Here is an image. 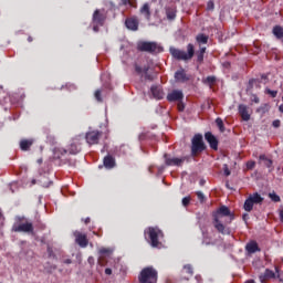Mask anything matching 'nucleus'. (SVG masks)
Masks as SVG:
<instances>
[{
	"instance_id": "f257e3e1",
	"label": "nucleus",
	"mask_w": 283,
	"mask_h": 283,
	"mask_svg": "<svg viewBox=\"0 0 283 283\" xmlns=\"http://www.w3.org/2000/svg\"><path fill=\"white\" fill-rule=\"evenodd\" d=\"M213 218V227L217 229L218 233H222V235H230L231 229L227 227L228 224H231L233 220H235V214L231 212L229 207L221 206L219 209H217L216 212L212 213Z\"/></svg>"
},
{
	"instance_id": "f03ea898",
	"label": "nucleus",
	"mask_w": 283,
	"mask_h": 283,
	"mask_svg": "<svg viewBox=\"0 0 283 283\" xmlns=\"http://www.w3.org/2000/svg\"><path fill=\"white\" fill-rule=\"evenodd\" d=\"M139 283H157L158 271L154 266L144 268L138 275Z\"/></svg>"
},
{
	"instance_id": "7ed1b4c3",
	"label": "nucleus",
	"mask_w": 283,
	"mask_h": 283,
	"mask_svg": "<svg viewBox=\"0 0 283 283\" xmlns=\"http://www.w3.org/2000/svg\"><path fill=\"white\" fill-rule=\"evenodd\" d=\"M207 150V145L205 144V139L202 134H196L191 139V156L192 158H197L200 156L202 151Z\"/></svg>"
},
{
	"instance_id": "20e7f679",
	"label": "nucleus",
	"mask_w": 283,
	"mask_h": 283,
	"mask_svg": "<svg viewBox=\"0 0 283 283\" xmlns=\"http://www.w3.org/2000/svg\"><path fill=\"white\" fill-rule=\"evenodd\" d=\"M170 54L174 59H177V61H191V59H193V54H196V49L193 48V44L187 45V52L171 48Z\"/></svg>"
},
{
	"instance_id": "39448f33",
	"label": "nucleus",
	"mask_w": 283,
	"mask_h": 283,
	"mask_svg": "<svg viewBox=\"0 0 283 283\" xmlns=\"http://www.w3.org/2000/svg\"><path fill=\"white\" fill-rule=\"evenodd\" d=\"M138 52H147V54H160L163 46L157 42L139 41L137 42Z\"/></svg>"
},
{
	"instance_id": "423d86ee",
	"label": "nucleus",
	"mask_w": 283,
	"mask_h": 283,
	"mask_svg": "<svg viewBox=\"0 0 283 283\" xmlns=\"http://www.w3.org/2000/svg\"><path fill=\"white\" fill-rule=\"evenodd\" d=\"M262 202H264V198L260 193L254 192L247 198L243 209L248 212L253 211V205H262Z\"/></svg>"
},
{
	"instance_id": "0eeeda50",
	"label": "nucleus",
	"mask_w": 283,
	"mask_h": 283,
	"mask_svg": "<svg viewBox=\"0 0 283 283\" xmlns=\"http://www.w3.org/2000/svg\"><path fill=\"white\" fill-rule=\"evenodd\" d=\"M147 233L150 240V245L154 248L160 247V241H158V237L163 235V231L158 228H148Z\"/></svg>"
},
{
	"instance_id": "6e6552de",
	"label": "nucleus",
	"mask_w": 283,
	"mask_h": 283,
	"mask_svg": "<svg viewBox=\"0 0 283 283\" xmlns=\"http://www.w3.org/2000/svg\"><path fill=\"white\" fill-rule=\"evenodd\" d=\"M12 231H14L15 233H33L34 226H32V223L30 222L21 223L18 227H13Z\"/></svg>"
},
{
	"instance_id": "1a4fd4ad",
	"label": "nucleus",
	"mask_w": 283,
	"mask_h": 283,
	"mask_svg": "<svg viewBox=\"0 0 283 283\" xmlns=\"http://www.w3.org/2000/svg\"><path fill=\"white\" fill-rule=\"evenodd\" d=\"M86 143H88V145H98V140L101 138V132H90L86 133Z\"/></svg>"
},
{
	"instance_id": "9d476101",
	"label": "nucleus",
	"mask_w": 283,
	"mask_h": 283,
	"mask_svg": "<svg viewBox=\"0 0 283 283\" xmlns=\"http://www.w3.org/2000/svg\"><path fill=\"white\" fill-rule=\"evenodd\" d=\"M205 139L214 151H218V138L211 132L205 134Z\"/></svg>"
},
{
	"instance_id": "9b49d317",
	"label": "nucleus",
	"mask_w": 283,
	"mask_h": 283,
	"mask_svg": "<svg viewBox=\"0 0 283 283\" xmlns=\"http://www.w3.org/2000/svg\"><path fill=\"white\" fill-rule=\"evenodd\" d=\"M74 235H75V242H76V244H78L80 247H82L83 249H85V247H87V244H88L87 235H85V234H83V233H81V232H78V231H76V232L74 233Z\"/></svg>"
},
{
	"instance_id": "f8f14e48",
	"label": "nucleus",
	"mask_w": 283,
	"mask_h": 283,
	"mask_svg": "<svg viewBox=\"0 0 283 283\" xmlns=\"http://www.w3.org/2000/svg\"><path fill=\"white\" fill-rule=\"evenodd\" d=\"M93 23L103 25L105 23V14L101 13V10L96 9L93 13Z\"/></svg>"
},
{
	"instance_id": "ddd939ff",
	"label": "nucleus",
	"mask_w": 283,
	"mask_h": 283,
	"mask_svg": "<svg viewBox=\"0 0 283 283\" xmlns=\"http://www.w3.org/2000/svg\"><path fill=\"white\" fill-rule=\"evenodd\" d=\"M239 114L242 118V120L249 122L251 120V115L249 114V107L244 104L239 105Z\"/></svg>"
},
{
	"instance_id": "4468645a",
	"label": "nucleus",
	"mask_w": 283,
	"mask_h": 283,
	"mask_svg": "<svg viewBox=\"0 0 283 283\" xmlns=\"http://www.w3.org/2000/svg\"><path fill=\"white\" fill-rule=\"evenodd\" d=\"M105 169H114L116 167V159L112 155H107L103 160Z\"/></svg>"
},
{
	"instance_id": "2eb2a0df",
	"label": "nucleus",
	"mask_w": 283,
	"mask_h": 283,
	"mask_svg": "<svg viewBox=\"0 0 283 283\" xmlns=\"http://www.w3.org/2000/svg\"><path fill=\"white\" fill-rule=\"evenodd\" d=\"M164 158H165L166 165H168V167L171 165L180 167L185 163V158H167V154L164 155Z\"/></svg>"
},
{
	"instance_id": "dca6fc26",
	"label": "nucleus",
	"mask_w": 283,
	"mask_h": 283,
	"mask_svg": "<svg viewBox=\"0 0 283 283\" xmlns=\"http://www.w3.org/2000/svg\"><path fill=\"white\" fill-rule=\"evenodd\" d=\"M175 80L177 81V83H187V81H189V77L187 76L185 70L181 69L175 73Z\"/></svg>"
},
{
	"instance_id": "f3484780",
	"label": "nucleus",
	"mask_w": 283,
	"mask_h": 283,
	"mask_svg": "<svg viewBox=\"0 0 283 283\" xmlns=\"http://www.w3.org/2000/svg\"><path fill=\"white\" fill-rule=\"evenodd\" d=\"M184 95L181 91H172L170 94L167 95V99L170 103H174V101H182Z\"/></svg>"
},
{
	"instance_id": "a211bd4d",
	"label": "nucleus",
	"mask_w": 283,
	"mask_h": 283,
	"mask_svg": "<svg viewBox=\"0 0 283 283\" xmlns=\"http://www.w3.org/2000/svg\"><path fill=\"white\" fill-rule=\"evenodd\" d=\"M273 277H275V273L269 269L265 270V272L263 274L259 275L260 282L264 283L266 282V280H272Z\"/></svg>"
},
{
	"instance_id": "6ab92c4d",
	"label": "nucleus",
	"mask_w": 283,
	"mask_h": 283,
	"mask_svg": "<svg viewBox=\"0 0 283 283\" xmlns=\"http://www.w3.org/2000/svg\"><path fill=\"white\" fill-rule=\"evenodd\" d=\"M150 92L154 98L160 99L165 96L163 88L160 86H151Z\"/></svg>"
},
{
	"instance_id": "aec40b11",
	"label": "nucleus",
	"mask_w": 283,
	"mask_h": 283,
	"mask_svg": "<svg viewBox=\"0 0 283 283\" xmlns=\"http://www.w3.org/2000/svg\"><path fill=\"white\" fill-rule=\"evenodd\" d=\"M125 25L128 30H133V32H136V30H138V20H136V19H126Z\"/></svg>"
},
{
	"instance_id": "412c9836",
	"label": "nucleus",
	"mask_w": 283,
	"mask_h": 283,
	"mask_svg": "<svg viewBox=\"0 0 283 283\" xmlns=\"http://www.w3.org/2000/svg\"><path fill=\"white\" fill-rule=\"evenodd\" d=\"M245 251L250 254L256 253V251H260V247L258 245V242L251 241V242L247 243Z\"/></svg>"
},
{
	"instance_id": "4be33fe9",
	"label": "nucleus",
	"mask_w": 283,
	"mask_h": 283,
	"mask_svg": "<svg viewBox=\"0 0 283 283\" xmlns=\"http://www.w3.org/2000/svg\"><path fill=\"white\" fill-rule=\"evenodd\" d=\"M32 145H34V140L32 139H22L20 142V148L22 151H30V147H32Z\"/></svg>"
},
{
	"instance_id": "5701e85b",
	"label": "nucleus",
	"mask_w": 283,
	"mask_h": 283,
	"mask_svg": "<svg viewBox=\"0 0 283 283\" xmlns=\"http://www.w3.org/2000/svg\"><path fill=\"white\" fill-rule=\"evenodd\" d=\"M140 14H143L145 17V19H147V21H149V19H151V9L149 8V3H145L140 8Z\"/></svg>"
},
{
	"instance_id": "b1692460",
	"label": "nucleus",
	"mask_w": 283,
	"mask_h": 283,
	"mask_svg": "<svg viewBox=\"0 0 283 283\" xmlns=\"http://www.w3.org/2000/svg\"><path fill=\"white\" fill-rule=\"evenodd\" d=\"M272 33L274 36L279 40L283 39V27L282 25H275L272 30Z\"/></svg>"
},
{
	"instance_id": "393cba45",
	"label": "nucleus",
	"mask_w": 283,
	"mask_h": 283,
	"mask_svg": "<svg viewBox=\"0 0 283 283\" xmlns=\"http://www.w3.org/2000/svg\"><path fill=\"white\" fill-rule=\"evenodd\" d=\"M259 160L263 163L268 169H271L273 167V160L266 158V155H260Z\"/></svg>"
},
{
	"instance_id": "a878e982",
	"label": "nucleus",
	"mask_w": 283,
	"mask_h": 283,
	"mask_svg": "<svg viewBox=\"0 0 283 283\" xmlns=\"http://www.w3.org/2000/svg\"><path fill=\"white\" fill-rule=\"evenodd\" d=\"M205 52H207V48H201L199 51L196 52L197 61L202 63L205 61Z\"/></svg>"
},
{
	"instance_id": "bb28decb",
	"label": "nucleus",
	"mask_w": 283,
	"mask_h": 283,
	"mask_svg": "<svg viewBox=\"0 0 283 283\" xmlns=\"http://www.w3.org/2000/svg\"><path fill=\"white\" fill-rule=\"evenodd\" d=\"M196 41H197V43L207 44L209 42V35L200 33L197 35Z\"/></svg>"
},
{
	"instance_id": "cd10ccee",
	"label": "nucleus",
	"mask_w": 283,
	"mask_h": 283,
	"mask_svg": "<svg viewBox=\"0 0 283 283\" xmlns=\"http://www.w3.org/2000/svg\"><path fill=\"white\" fill-rule=\"evenodd\" d=\"M166 17H167V19H169V21H174V19H176V10H174L171 8H167Z\"/></svg>"
},
{
	"instance_id": "c85d7f7f",
	"label": "nucleus",
	"mask_w": 283,
	"mask_h": 283,
	"mask_svg": "<svg viewBox=\"0 0 283 283\" xmlns=\"http://www.w3.org/2000/svg\"><path fill=\"white\" fill-rule=\"evenodd\" d=\"M135 71L137 72V74H143V72H144V74H149V66L147 65V66L142 67V66H138V64H136Z\"/></svg>"
},
{
	"instance_id": "c756f323",
	"label": "nucleus",
	"mask_w": 283,
	"mask_h": 283,
	"mask_svg": "<svg viewBox=\"0 0 283 283\" xmlns=\"http://www.w3.org/2000/svg\"><path fill=\"white\" fill-rule=\"evenodd\" d=\"M53 154L55 158H61V156H63L64 154H67V150L63 148H54Z\"/></svg>"
},
{
	"instance_id": "7c9ffc66",
	"label": "nucleus",
	"mask_w": 283,
	"mask_h": 283,
	"mask_svg": "<svg viewBox=\"0 0 283 283\" xmlns=\"http://www.w3.org/2000/svg\"><path fill=\"white\" fill-rule=\"evenodd\" d=\"M216 124H217V127L219 128V132H221V134H224L226 128H224V122L222 120V118L218 117L216 119Z\"/></svg>"
},
{
	"instance_id": "2f4dec72",
	"label": "nucleus",
	"mask_w": 283,
	"mask_h": 283,
	"mask_svg": "<svg viewBox=\"0 0 283 283\" xmlns=\"http://www.w3.org/2000/svg\"><path fill=\"white\" fill-rule=\"evenodd\" d=\"M46 253L49 258H51V260H56V254L54 253V250L52 249V247L48 245Z\"/></svg>"
},
{
	"instance_id": "473e14b6",
	"label": "nucleus",
	"mask_w": 283,
	"mask_h": 283,
	"mask_svg": "<svg viewBox=\"0 0 283 283\" xmlns=\"http://www.w3.org/2000/svg\"><path fill=\"white\" fill-rule=\"evenodd\" d=\"M269 198L272 200V202H280V196H277V193H275V191H272L269 193Z\"/></svg>"
},
{
	"instance_id": "72a5a7b5",
	"label": "nucleus",
	"mask_w": 283,
	"mask_h": 283,
	"mask_svg": "<svg viewBox=\"0 0 283 283\" xmlns=\"http://www.w3.org/2000/svg\"><path fill=\"white\" fill-rule=\"evenodd\" d=\"M184 271L188 273V275H193V266H191V264L184 265Z\"/></svg>"
},
{
	"instance_id": "f704fd0d",
	"label": "nucleus",
	"mask_w": 283,
	"mask_h": 283,
	"mask_svg": "<svg viewBox=\"0 0 283 283\" xmlns=\"http://www.w3.org/2000/svg\"><path fill=\"white\" fill-rule=\"evenodd\" d=\"M216 81H217L216 76H208L205 80V83H208L209 85H213V83H216Z\"/></svg>"
},
{
	"instance_id": "c9c22d12",
	"label": "nucleus",
	"mask_w": 283,
	"mask_h": 283,
	"mask_svg": "<svg viewBox=\"0 0 283 283\" xmlns=\"http://www.w3.org/2000/svg\"><path fill=\"white\" fill-rule=\"evenodd\" d=\"M265 92H266V94H270V96H272V98H276V96H277V91H271V88H266Z\"/></svg>"
},
{
	"instance_id": "e433bc0d",
	"label": "nucleus",
	"mask_w": 283,
	"mask_h": 283,
	"mask_svg": "<svg viewBox=\"0 0 283 283\" xmlns=\"http://www.w3.org/2000/svg\"><path fill=\"white\" fill-rule=\"evenodd\" d=\"M197 198L200 200V202H205L206 200L205 193H202V191H197Z\"/></svg>"
},
{
	"instance_id": "4c0bfd02",
	"label": "nucleus",
	"mask_w": 283,
	"mask_h": 283,
	"mask_svg": "<svg viewBox=\"0 0 283 283\" xmlns=\"http://www.w3.org/2000/svg\"><path fill=\"white\" fill-rule=\"evenodd\" d=\"M181 202L184 207H189V202H191V197H185Z\"/></svg>"
},
{
	"instance_id": "58836bf2",
	"label": "nucleus",
	"mask_w": 283,
	"mask_h": 283,
	"mask_svg": "<svg viewBox=\"0 0 283 283\" xmlns=\"http://www.w3.org/2000/svg\"><path fill=\"white\" fill-rule=\"evenodd\" d=\"M95 98L98 103L103 102V98L101 97V90L95 91Z\"/></svg>"
},
{
	"instance_id": "ea45409f",
	"label": "nucleus",
	"mask_w": 283,
	"mask_h": 283,
	"mask_svg": "<svg viewBox=\"0 0 283 283\" xmlns=\"http://www.w3.org/2000/svg\"><path fill=\"white\" fill-rule=\"evenodd\" d=\"M223 171H224V176H231V170H229V165H223Z\"/></svg>"
},
{
	"instance_id": "a19ab883",
	"label": "nucleus",
	"mask_w": 283,
	"mask_h": 283,
	"mask_svg": "<svg viewBox=\"0 0 283 283\" xmlns=\"http://www.w3.org/2000/svg\"><path fill=\"white\" fill-rule=\"evenodd\" d=\"M256 82H258V80H255V78L250 80L249 85H248V90H253V84L256 83Z\"/></svg>"
},
{
	"instance_id": "79ce46f5",
	"label": "nucleus",
	"mask_w": 283,
	"mask_h": 283,
	"mask_svg": "<svg viewBox=\"0 0 283 283\" xmlns=\"http://www.w3.org/2000/svg\"><path fill=\"white\" fill-rule=\"evenodd\" d=\"M70 154H78V148L75 145H71Z\"/></svg>"
},
{
	"instance_id": "37998d69",
	"label": "nucleus",
	"mask_w": 283,
	"mask_h": 283,
	"mask_svg": "<svg viewBox=\"0 0 283 283\" xmlns=\"http://www.w3.org/2000/svg\"><path fill=\"white\" fill-rule=\"evenodd\" d=\"M247 167L248 169H253L255 167V161H248Z\"/></svg>"
},
{
	"instance_id": "c03bdc74",
	"label": "nucleus",
	"mask_w": 283,
	"mask_h": 283,
	"mask_svg": "<svg viewBox=\"0 0 283 283\" xmlns=\"http://www.w3.org/2000/svg\"><path fill=\"white\" fill-rule=\"evenodd\" d=\"M154 78H155L154 75H151V74H149V73H146V74H145V80H146V81H154Z\"/></svg>"
},
{
	"instance_id": "a18cd8bd",
	"label": "nucleus",
	"mask_w": 283,
	"mask_h": 283,
	"mask_svg": "<svg viewBox=\"0 0 283 283\" xmlns=\"http://www.w3.org/2000/svg\"><path fill=\"white\" fill-rule=\"evenodd\" d=\"M213 8H214L213 1H209L207 4V10H213Z\"/></svg>"
},
{
	"instance_id": "49530a36",
	"label": "nucleus",
	"mask_w": 283,
	"mask_h": 283,
	"mask_svg": "<svg viewBox=\"0 0 283 283\" xmlns=\"http://www.w3.org/2000/svg\"><path fill=\"white\" fill-rule=\"evenodd\" d=\"M281 125V122L280 119H275L273 123H272V126L275 127L277 129V127H280Z\"/></svg>"
},
{
	"instance_id": "de8ad7c7",
	"label": "nucleus",
	"mask_w": 283,
	"mask_h": 283,
	"mask_svg": "<svg viewBox=\"0 0 283 283\" xmlns=\"http://www.w3.org/2000/svg\"><path fill=\"white\" fill-rule=\"evenodd\" d=\"M178 109L179 112H185V104L182 102L178 103Z\"/></svg>"
},
{
	"instance_id": "09e8293b",
	"label": "nucleus",
	"mask_w": 283,
	"mask_h": 283,
	"mask_svg": "<svg viewBox=\"0 0 283 283\" xmlns=\"http://www.w3.org/2000/svg\"><path fill=\"white\" fill-rule=\"evenodd\" d=\"M251 102L252 103H260V97H258V95H252Z\"/></svg>"
},
{
	"instance_id": "8fccbe9b",
	"label": "nucleus",
	"mask_w": 283,
	"mask_h": 283,
	"mask_svg": "<svg viewBox=\"0 0 283 283\" xmlns=\"http://www.w3.org/2000/svg\"><path fill=\"white\" fill-rule=\"evenodd\" d=\"M48 140L52 143V145H54L55 143L54 136H51V135L48 136Z\"/></svg>"
},
{
	"instance_id": "3c124183",
	"label": "nucleus",
	"mask_w": 283,
	"mask_h": 283,
	"mask_svg": "<svg viewBox=\"0 0 283 283\" xmlns=\"http://www.w3.org/2000/svg\"><path fill=\"white\" fill-rule=\"evenodd\" d=\"M105 274H106V275H112V269L106 268V269H105Z\"/></svg>"
},
{
	"instance_id": "603ef678",
	"label": "nucleus",
	"mask_w": 283,
	"mask_h": 283,
	"mask_svg": "<svg viewBox=\"0 0 283 283\" xmlns=\"http://www.w3.org/2000/svg\"><path fill=\"white\" fill-rule=\"evenodd\" d=\"M88 264H94V256L88 258Z\"/></svg>"
},
{
	"instance_id": "864d4df0",
	"label": "nucleus",
	"mask_w": 283,
	"mask_h": 283,
	"mask_svg": "<svg viewBox=\"0 0 283 283\" xmlns=\"http://www.w3.org/2000/svg\"><path fill=\"white\" fill-rule=\"evenodd\" d=\"M99 253L105 254V253H109V251L107 249H102L99 250Z\"/></svg>"
},
{
	"instance_id": "5fc2aeb1",
	"label": "nucleus",
	"mask_w": 283,
	"mask_h": 283,
	"mask_svg": "<svg viewBox=\"0 0 283 283\" xmlns=\"http://www.w3.org/2000/svg\"><path fill=\"white\" fill-rule=\"evenodd\" d=\"M64 264H72V260L66 259V260L64 261Z\"/></svg>"
},
{
	"instance_id": "6e6d98bb",
	"label": "nucleus",
	"mask_w": 283,
	"mask_h": 283,
	"mask_svg": "<svg viewBox=\"0 0 283 283\" xmlns=\"http://www.w3.org/2000/svg\"><path fill=\"white\" fill-rule=\"evenodd\" d=\"M43 187H50V185H52V181H49L48 184H42Z\"/></svg>"
},
{
	"instance_id": "4d7b16f0",
	"label": "nucleus",
	"mask_w": 283,
	"mask_h": 283,
	"mask_svg": "<svg viewBox=\"0 0 283 283\" xmlns=\"http://www.w3.org/2000/svg\"><path fill=\"white\" fill-rule=\"evenodd\" d=\"M205 179H201L200 181H199V185L201 186V187H203V185H205Z\"/></svg>"
},
{
	"instance_id": "13d9d810",
	"label": "nucleus",
	"mask_w": 283,
	"mask_h": 283,
	"mask_svg": "<svg viewBox=\"0 0 283 283\" xmlns=\"http://www.w3.org/2000/svg\"><path fill=\"white\" fill-rule=\"evenodd\" d=\"M94 32H98V25L93 27Z\"/></svg>"
},
{
	"instance_id": "bf43d9fd",
	"label": "nucleus",
	"mask_w": 283,
	"mask_h": 283,
	"mask_svg": "<svg viewBox=\"0 0 283 283\" xmlns=\"http://www.w3.org/2000/svg\"><path fill=\"white\" fill-rule=\"evenodd\" d=\"M124 6H127V3H129V0H122Z\"/></svg>"
},
{
	"instance_id": "052dcab7",
	"label": "nucleus",
	"mask_w": 283,
	"mask_h": 283,
	"mask_svg": "<svg viewBox=\"0 0 283 283\" xmlns=\"http://www.w3.org/2000/svg\"><path fill=\"white\" fill-rule=\"evenodd\" d=\"M145 138V134L139 135V140H143Z\"/></svg>"
},
{
	"instance_id": "680f3d73",
	"label": "nucleus",
	"mask_w": 283,
	"mask_h": 283,
	"mask_svg": "<svg viewBox=\"0 0 283 283\" xmlns=\"http://www.w3.org/2000/svg\"><path fill=\"white\" fill-rule=\"evenodd\" d=\"M84 222H85V224H90V218H86V219L84 220Z\"/></svg>"
},
{
	"instance_id": "e2e57ef3",
	"label": "nucleus",
	"mask_w": 283,
	"mask_h": 283,
	"mask_svg": "<svg viewBox=\"0 0 283 283\" xmlns=\"http://www.w3.org/2000/svg\"><path fill=\"white\" fill-rule=\"evenodd\" d=\"M279 111L283 114V104L279 107Z\"/></svg>"
},
{
	"instance_id": "0e129e2a",
	"label": "nucleus",
	"mask_w": 283,
	"mask_h": 283,
	"mask_svg": "<svg viewBox=\"0 0 283 283\" xmlns=\"http://www.w3.org/2000/svg\"><path fill=\"white\" fill-rule=\"evenodd\" d=\"M261 78H262L263 81H266L268 76L263 74V75L261 76Z\"/></svg>"
},
{
	"instance_id": "69168bd1",
	"label": "nucleus",
	"mask_w": 283,
	"mask_h": 283,
	"mask_svg": "<svg viewBox=\"0 0 283 283\" xmlns=\"http://www.w3.org/2000/svg\"><path fill=\"white\" fill-rule=\"evenodd\" d=\"M28 41H29V43H32V41H33L32 36H29Z\"/></svg>"
},
{
	"instance_id": "338daca9",
	"label": "nucleus",
	"mask_w": 283,
	"mask_h": 283,
	"mask_svg": "<svg viewBox=\"0 0 283 283\" xmlns=\"http://www.w3.org/2000/svg\"><path fill=\"white\" fill-rule=\"evenodd\" d=\"M51 269H53V271H56V265H52Z\"/></svg>"
},
{
	"instance_id": "774afa93",
	"label": "nucleus",
	"mask_w": 283,
	"mask_h": 283,
	"mask_svg": "<svg viewBox=\"0 0 283 283\" xmlns=\"http://www.w3.org/2000/svg\"><path fill=\"white\" fill-rule=\"evenodd\" d=\"M243 220H247V214H243Z\"/></svg>"
}]
</instances>
